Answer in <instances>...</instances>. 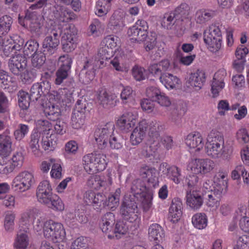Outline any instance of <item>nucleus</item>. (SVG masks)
<instances>
[{"mask_svg": "<svg viewBox=\"0 0 249 249\" xmlns=\"http://www.w3.org/2000/svg\"><path fill=\"white\" fill-rule=\"evenodd\" d=\"M140 176L145 179L147 186L144 181L137 179L133 182L131 192L134 197L142 199V205L143 210L148 211L152 207L153 194L150 190L158 186L159 181L157 177V172L155 169L148 166L142 168L140 171Z\"/></svg>", "mask_w": 249, "mask_h": 249, "instance_id": "1", "label": "nucleus"}, {"mask_svg": "<svg viewBox=\"0 0 249 249\" xmlns=\"http://www.w3.org/2000/svg\"><path fill=\"white\" fill-rule=\"evenodd\" d=\"M35 124L36 127L32 132L29 142L32 151L35 154H37L40 143L44 150H53L57 144V138L52 123L47 120H38Z\"/></svg>", "mask_w": 249, "mask_h": 249, "instance_id": "2", "label": "nucleus"}, {"mask_svg": "<svg viewBox=\"0 0 249 249\" xmlns=\"http://www.w3.org/2000/svg\"><path fill=\"white\" fill-rule=\"evenodd\" d=\"M205 149L207 156L213 159L229 160L232 152L231 145L225 143L223 136L216 130H212L209 133Z\"/></svg>", "mask_w": 249, "mask_h": 249, "instance_id": "3", "label": "nucleus"}, {"mask_svg": "<svg viewBox=\"0 0 249 249\" xmlns=\"http://www.w3.org/2000/svg\"><path fill=\"white\" fill-rule=\"evenodd\" d=\"M106 48H100L97 56L88 59L80 73V80L87 84L92 81L95 75V71L104 66V60L107 59Z\"/></svg>", "mask_w": 249, "mask_h": 249, "instance_id": "4", "label": "nucleus"}, {"mask_svg": "<svg viewBox=\"0 0 249 249\" xmlns=\"http://www.w3.org/2000/svg\"><path fill=\"white\" fill-rule=\"evenodd\" d=\"M82 162L86 171L93 174L105 170L107 164L106 155L100 152H94L83 156Z\"/></svg>", "mask_w": 249, "mask_h": 249, "instance_id": "5", "label": "nucleus"}, {"mask_svg": "<svg viewBox=\"0 0 249 249\" xmlns=\"http://www.w3.org/2000/svg\"><path fill=\"white\" fill-rule=\"evenodd\" d=\"M44 18L36 11L27 10L24 18L19 16L18 22L22 26L27 27L36 36H40L43 32Z\"/></svg>", "mask_w": 249, "mask_h": 249, "instance_id": "6", "label": "nucleus"}, {"mask_svg": "<svg viewBox=\"0 0 249 249\" xmlns=\"http://www.w3.org/2000/svg\"><path fill=\"white\" fill-rule=\"evenodd\" d=\"M123 218L132 223L135 229L138 228L141 223V217L136 203L132 199L125 196L120 209Z\"/></svg>", "mask_w": 249, "mask_h": 249, "instance_id": "7", "label": "nucleus"}, {"mask_svg": "<svg viewBox=\"0 0 249 249\" xmlns=\"http://www.w3.org/2000/svg\"><path fill=\"white\" fill-rule=\"evenodd\" d=\"M33 173L24 171L19 173L12 180L11 188L14 191L23 193L30 190L35 183Z\"/></svg>", "mask_w": 249, "mask_h": 249, "instance_id": "8", "label": "nucleus"}, {"mask_svg": "<svg viewBox=\"0 0 249 249\" xmlns=\"http://www.w3.org/2000/svg\"><path fill=\"white\" fill-rule=\"evenodd\" d=\"M44 237L53 242L63 241L66 236V232L63 225L59 222L49 220L44 224L43 229Z\"/></svg>", "mask_w": 249, "mask_h": 249, "instance_id": "9", "label": "nucleus"}, {"mask_svg": "<svg viewBox=\"0 0 249 249\" xmlns=\"http://www.w3.org/2000/svg\"><path fill=\"white\" fill-rule=\"evenodd\" d=\"M215 167L213 160L208 158L191 160L188 163L187 169L191 174L204 176L210 174Z\"/></svg>", "mask_w": 249, "mask_h": 249, "instance_id": "10", "label": "nucleus"}, {"mask_svg": "<svg viewBox=\"0 0 249 249\" xmlns=\"http://www.w3.org/2000/svg\"><path fill=\"white\" fill-rule=\"evenodd\" d=\"M162 129V126L157 122H152L150 124L148 142L144 148L146 156L152 155L158 149L161 140L160 133Z\"/></svg>", "mask_w": 249, "mask_h": 249, "instance_id": "11", "label": "nucleus"}, {"mask_svg": "<svg viewBox=\"0 0 249 249\" xmlns=\"http://www.w3.org/2000/svg\"><path fill=\"white\" fill-rule=\"evenodd\" d=\"M115 130L113 123H108L103 127L97 129L94 132V139L98 147L100 149H105L108 142Z\"/></svg>", "mask_w": 249, "mask_h": 249, "instance_id": "12", "label": "nucleus"}, {"mask_svg": "<svg viewBox=\"0 0 249 249\" xmlns=\"http://www.w3.org/2000/svg\"><path fill=\"white\" fill-rule=\"evenodd\" d=\"M61 43L65 52L74 50L77 44V30L74 25H69L63 31Z\"/></svg>", "mask_w": 249, "mask_h": 249, "instance_id": "13", "label": "nucleus"}, {"mask_svg": "<svg viewBox=\"0 0 249 249\" xmlns=\"http://www.w3.org/2000/svg\"><path fill=\"white\" fill-rule=\"evenodd\" d=\"M74 89L71 88L70 89L64 88L59 89L56 91H52L49 94V100L51 101H55L59 105L69 106L73 101L72 96Z\"/></svg>", "mask_w": 249, "mask_h": 249, "instance_id": "14", "label": "nucleus"}, {"mask_svg": "<svg viewBox=\"0 0 249 249\" xmlns=\"http://www.w3.org/2000/svg\"><path fill=\"white\" fill-rule=\"evenodd\" d=\"M138 114L137 111H130L123 114L117 120L116 125L124 133H128L137 123Z\"/></svg>", "mask_w": 249, "mask_h": 249, "instance_id": "15", "label": "nucleus"}, {"mask_svg": "<svg viewBox=\"0 0 249 249\" xmlns=\"http://www.w3.org/2000/svg\"><path fill=\"white\" fill-rule=\"evenodd\" d=\"M25 157L23 152L18 151L13 153L11 158L5 164H0V173L7 175L16 168H20L24 161Z\"/></svg>", "mask_w": 249, "mask_h": 249, "instance_id": "16", "label": "nucleus"}, {"mask_svg": "<svg viewBox=\"0 0 249 249\" xmlns=\"http://www.w3.org/2000/svg\"><path fill=\"white\" fill-rule=\"evenodd\" d=\"M148 26L145 21L138 20L135 24L129 28L128 35L137 42L143 41L147 36Z\"/></svg>", "mask_w": 249, "mask_h": 249, "instance_id": "17", "label": "nucleus"}, {"mask_svg": "<svg viewBox=\"0 0 249 249\" xmlns=\"http://www.w3.org/2000/svg\"><path fill=\"white\" fill-rule=\"evenodd\" d=\"M228 171L220 169L213 178V189L225 195L228 188Z\"/></svg>", "mask_w": 249, "mask_h": 249, "instance_id": "18", "label": "nucleus"}, {"mask_svg": "<svg viewBox=\"0 0 249 249\" xmlns=\"http://www.w3.org/2000/svg\"><path fill=\"white\" fill-rule=\"evenodd\" d=\"M112 182L111 175L108 173L106 176H91L87 181L88 186L93 189H105L111 185Z\"/></svg>", "mask_w": 249, "mask_h": 249, "instance_id": "19", "label": "nucleus"}, {"mask_svg": "<svg viewBox=\"0 0 249 249\" xmlns=\"http://www.w3.org/2000/svg\"><path fill=\"white\" fill-rule=\"evenodd\" d=\"M55 195L53 193L49 181L43 180L39 183L36 191V197L40 203L46 205Z\"/></svg>", "mask_w": 249, "mask_h": 249, "instance_id": "20", "label": "nucleus"}, {"mask_svg": "<svg viewBox=\"0 0 249 249\" xmlns=\"http://www.w3.org/2000/svg\"><path fill=\"white\" fill-rule=\"evenodd\" d=\"M148 124L145 120L140 121L132 130L130 137V142L133 145L140 144L145 138L147 131Z\"/></svg>", "mask_w": 249, "mask_h": 249, "instance_id": "21", "label": "nucleus"}, {"mask_svg": "<svg viewBox=\"0 0 249 249\" xmlns=\"http://www.w3.org/2000/svg\"><path fill=\"white\" fill-rule=\"evenodd\" d=\"M84 201L87 205H91L95 209L105 207L106 196L101 193L95 194L92 191L86 192L84 196Z\"/></svg>", "mask_w": 249, "mask_h": 249, "instance_id": "22", "label": "nucleus"}, {"mask_svg": "<svg viewBox=\"0 0 249 249\" xmlns=\"http://www.w3.org/2000/svg\"><path fill=\"white\" fill-rule=\"evenodd\" d=\"M226 75V71L221 69L218 71L214 75L211 84V92L213 97H216L225 87L224 78Z\"/></svg>", "mask_w": 249, "mask_h": 249, "instance_id": "23", "label": "nucleus"}, {"mask_svg": "<svg viewBox=\"0 0 249 249\" xmlns=\"http://www.w3.org/2000/svg\"><path fill=\"white\" fill-rule=\"evenodd\" d=\"M160 170L167 175L168 178L175 184L180 183L181 178V170L176 166H170L166 163H162L160 165Z\"/></svg>", "mask_w": 249, "mask_h": 249, "instance_id": "24", "label": "nucleus"}, {"mask_svg": "<svg viewBox=\"0 0 249 249\" xmlns=\"http://www.w3.org/2000/svg\"><path fill=\"white\" fill-rule=\"evenodd\" d=\"M26 65L25 58L20 54L12 57L8 61L10 71L17 75L20 74L26 69Z\"/></svg>", "mask_w": 249, "mask_h": 249, "instance_id": "25", "label": "nucleus"}, {"mask_svg": "<svg viewBox=\"0 0 249 249\" xmlns=\"http://www.w3.org/2000/svg\"><path fill=\"white\" fill-rule=\"evenodd\" d=\"M50 89V83L47 81L34 84L31 88L29 97L33 101H37L42 95L48 94Z\"/></svg>", "mask_w": 249, "mask_h": 249, "instance_id": "26", "label": "nucleus"}, {"mask_svg": "<svg viewBox=\"0 0 249 249\" xmlns=\"http://www.w3.org/2000/svg\"><path fill=\"white\" fill-rule=\"evenodd\" d=\"M186 145L193 151L198 152L202 150L204 145V141L199 133L189 134L185 139Z\"/></svg>", "mask_w": 249, "mask_h": 249, "instance_id": "27", "label": "nucleus"}, {"mask_svg": "<svg viewBox=\"0 0 249 249\" xmlns=\"http://www.w3.org/2000/svg\"><path fill=\"white\" fill-rule=\"evenodd\" d=\"M186 203L192 209L197 210L202 205L203 199L200 193L195 190L186 192Z\"/></svg>", "mask_w": 249, "mask_h": 249, "instance_id": "28", "label": "nucleus"}, {"mask_svg": "<svg viewBox=\"0 0 249 249\" xmlns=\"http://www.w3.org/2000/svg\"><path fill=\"white\" fill-rule=\"evenodd\" d=\"M224 194L213 189L209 191L204 197L205 204L212 210L216 209L220 204V201Z\"/></svg>", "mask_w": 249, "mask_h": 249, "instance_id": "29", "label": "nucleus"}, {"mask_svg": "<svg viewBox=\"0 0 249 249\" xmlns=\"http://www.w3.org/2000/svg\"><path fill=\"white\" fill-rule=\"evenodd\" d=\"M109 63L116 71L122 72H127L129 67L123 62V55L119 49L114 52V54L110 58Z\"/></svg>", "mask_w": 249, "mask_h": 249, "instance_id": "30", "label": "nucleus"}, {"mask_svg": "<svg viewBox=\"0 0 249 249\" xmlns=\"http://www.w3.org/2000/svg\"><path fill=\"white\" fill-rule=\"evenodd\" d=\"M182 209L181 200L178 198H174L172 200L169 213V219L172 222L175 223L180 220L182 214Z\"/></svg>", "mask_w": 249, "mask_h": 249, "instance_id": "31", "label": "nucleus"}, {"mask_svg": "<svg viewBox=\"0 0 249 249\" xmlns=\"http://www.w3.org/2000/svg\"><path fill=\"white\" fill-rule=\"evenodd\" d=\"M60 33L59 32L53 30L44 39L42 47L49 52H52L59 44Z\"/></svg>", "mask_w": 249, "mask_h": 249, "instance_id": "32", "label": "nucleus"}, {"mask_svg": "<svg viewBox=\"0 0 249 249\" xmlns=\"http://www.w3.org/2000/svg\"><path fill=\"white\" fill-rule=\"evenodd\" d=\"M160 80L168 89H177L181 84V80L179 78L169 73H163L160 76Z\"/></svg>", "mask_w": 249, "mask_h": 249, "instance_id": "33", "label": "nucleus"}, {"mask_svg": "<svg viewBox=\"0 0 249 249\" xmlns=\"http://www.w3.org/2000/svg\"><path fill=\"white\" fill-rule=\"evenodd\" d=\"M114 96L109 94L105 89H100L97 95V102L102 107L109 109L113 106V99Z\"/></svg>", "mask_w": 249, "mask_h": 249, "instance_id": "34", "label": "nucleus"}, {"mask_svg": "<svg viewBox=\"0 0 249 249\" xmlns=\"http://www.w3.org/2000/svg\"><path fill=\"white\" fill-rule=\"evenodd\" d=\"M54 11V17L61 22H68L74 19L75 15L71 10L65 6H57Z\"/></svg>", "mask_w": 249, "mask_h": 249, "instance_id": "35", "label": "nucleus"}, {"mask_svg": "<svg viewBox=\"0 0 249 249\" xmlns=\"http://www.w3.org/2000/svg\"><path fill=\"white\" fill-rule=\"evenodd\" d=\"M205 73L202 70H198L192 73L188 80L191 87L195 88L196 90L200 89L205 81Z\"/></svg>", "mask_w": 249, "mask_h": 249, "instance_id": "36", "label": "nucleus"}, {"mask_svg": "<svg viewBox=\"0 0 249 249\" xmlns=\"http://www.w3.org/2000/svg\"><path fill=\"white\" fill-rule=\"evenodd\" d=\"M115 221V215L112 213H107L103 215L100 222V227L102 231L106 233L111 232Z\"/></svg>", "mask_w": 249, "mask_h": 249, "instance_id": "37", "label": "nucleus"}, {"mask_svg": "<svg viewBox=\"0 0 249 249\" xmlns=\"http://www.w3.org/2000/svg\"><path fill=\"white\" fill-rule=\"evenodd\" d=\"M38 214V210L34 208L29 209L23 212L19 219L20 225L28 227L33 223V220Z\"/></svg>", "mask_w": 249, "mask_h": 249, "instance_id": "38", "label": "nucleus"}, {"mask_svg": "<svg viewBox=\"0 0 249 249\" xmlns=\"http://www.w3.org/2000/svg\"><path fill=\"white\" fill-rule=\"evenodd\" d=\"M16 216L17 214L15 211L7 210L5 212L3 218V227L6 231L12 232L14 231Z\"/></svg>", "mask_w": 249, "mask_h": 249, "instance_id": "39", "label": "nucleus"}, {"mask_svg": "<svg viewBox=\"0 0 249 249\" xmlns=\"http://www.w3.org/2000/svg\"><path fill=\"white\" fill-rule=\"evenodd\" d=\"M12 141L10 136L5 134H1L0 139V156L7 157L12 151Z\"/></svg>", "mask_w": 249, "mask_h": 249, "instance_id": "40", "label": "nucleus"}, {"mask_svg": "<svg viewBox=\"0 0 249 249\" xmlns=\"http://www.w3.org/2000/svg\"><path fill=\"white\" fill-rule=\"evenodd\" d=\"M222 24L216 23L209 25L204 31V38L222 37V30L223 29Z\"/></svg>", "mask_w": 249, "mask_h": 249, "instance_id": "41", "label": "nucleus"}, {"mask_svg": "<svg viewBox=\"0 0 249 249\" xmlns=\"http://www.w3.org/2000/svg\"><path fill=\"white\" fill-rule=\"evenodd\" d=\"M214 16L213 12L206 9H200L195 14V20L197 24L204 25L209 22Z\"/></svg>", "mask_w": 249, "mask_h": 249, "instance_id": "42", "label": "nucleus"}, {"mask_svg": "<svg viewBox=\"0 0 249 249\" xmlns=\"http://www.w3.org/2000/svg\"><path fill=\"white\" fill-rule=\"evenodd\" d=\"M207 216L204 213H197L193 215L192 223L193 226L198 230L205 229L208 225Z\"/></svg>", "mask_w": 249, "mask_h": 249, "instance_id": "43", "label": "nucleus"}, {"mask_svg": "<svg viewBox=\"0 0 249 249\" xmlns=\"http://www.w3.org/2000/svg\"><path fill=\"white\" fill-rule=\"evenodd\" d=\"M149 238L151 240L160 241L164 236L163 230L158 224H153L148 229Z\"/></svg>", "mask_w": 249, "mask_h": 249, "instance_id": "44", "label": "nucleus"}, {"mask_svg": "<svg viewBox=\"0 0 249 249\" xmlns=\"http://www.w3.org/2000/svg\"><path fill=\"white\" fill-rule=\"evenodd\" d=\"M86 116L84 113L72 112L71 122L72 127L75 129L82 128L85 124Z\"/></svg>", "mask_w": 249, "mask_h": 249, "instance_id": "45", "label": "nucleus"}, {"mask_svg": "<svg viewBox=\"0 0 249 249\" xmlns=\"http://www.w3.org/2000/svg\"><path fill=\"white\" fill-rule=\"evenodd\" d=\"M29 243V238L25 231H19L14 242L16 249H27Z\"/></svg>", "mask_w": 249, "mask_h": 249, "instance_id": "46", "label": "nucleus"}, {"mask_svg": "<svg viewBox=\"0 0 249 249\" xmlns=\"http://www.w3.org/2000/svg\"><path fill=\"white\" fill-rule=\"evenodd\" d=\"M121 189L118 188L114 194L108 196L107 199L105 200V207L107 206L110 210H114L119 204Z\"/></svg>", "mask_w": 249, "mask_h": 249, "instance_id": "47", "label": "nucleus"}, {"mask_svg": "<svg viewBox=\"0 0 249 249\" xmlns=\"http://www.w3.org/2000/svg\"><path fill=\"white\" fill-rule=\"evenodd\" d=\"M112 0H99L96 5L95 14L98 17L106 15L110 9Z\"/></svg>", "mask_w": 249, "mask_h": 249, "instance_id": "48", "label": "nucleus"}, {"mask_svg": "<svg viewBox=\"0 0 249 249\" xmlns=\"http://www.w3.org/2000/svg\"><path fill=\"white\" fill-rule=\"evenodd\" d=\"M204 41L207 48L213 53H216L221 47L222 38H204Z\"/></svg>", "mask_w": 249, "mask_h": 249, "instance_id": "49", "label": "nucleus"}, {"mask_svg": "<svg viewBox=\"0 0 249 249\" xmlns=\"http://www.w3.org/2000/svg\"><path fill=\"white\" fill-rule=\"evenodd\" d=\"M204 41L207 48L213 53H216L221 47L222 38H204Z\"/></svg>", "mask_w": 249, "mask_h": 249, "instance_id": "50", "label": "nucleus"}, {"mask_svg": "<svg viewBox=\"0 0 249 249\" xmlns=\"http://www.w3.org/2000/svg\"><path fill=\"white\" fill-rule=\"evenodd\" d=\"M48 102L46 104L44 107V112L47 116H55L57 117L59 115L60 109L59 104L55 101H51L49 97H48Z\"/></svg>", "mask_w": 249, "mask_h": 249, "instance_id": "51", "label": "nucleus"}, {"mask_svg": "<svg viewBox=\"0 0 249 249\" xmlns=\"http://www.w3.org/2000/svg\"><path fill=\"white\" fill-rule=\"evenodd\" d=\"M53 162L50 172L51 178L55 179H60L62 178V162L59 159L52 160Z\"/></svg>", "mask_w": 249, "mask_h": 249, "instance_id": "52", "label": "nucleus"}, {"mask_svg": "<svg viewBox=\"0 0 249 249\" xmlns=\"http://www.w3.org/2000/svg\"><path fill=\"white\" fill-rule=\"evenodd\" d=\"M31 56V63L33 67L40 69L45 64L46 56L43 53L38 51L34 53Z\"/></svg>", "mask_w": 249, "mask_h": 249, "instance_id": "53", "label": "nucleus"}, {"mask_svg": "<svg viewBox=\"0 0 249 249\" xmlns=\"http://www.w3.org/2000/svg\"><path fill=\"white\" fill-rule=\"evenodd\" d=\"M12 22L10 16L5 15L0 18V35H5L10 31Z\"/></svg>", "mask_w": 249, "mask_h": 249, "instance_id": "54", "label": "nucleus"}, {"mask_svg": "<svg viewBox=\"0 0 249 249\" xmlns=\"http://www.w3.org/2000/svg\"><path fill=\"white\" fill-rule=\"evenodd\" d=\"M175 22V14L174 13H165L161 19V25L164 29L171 30Z\"/></svg>", "mask_w": 249, "mask_h": 249, "instance_id": "55", "label": "nucleus"}, {"mask_svg": "<svg viewBox=\"0 0 249 249\" xmlns=\"http://www.w3.org/2000/svg\"><path fill=\"white\" fill-rule=\"evenodd\" d=\"M49 208L56 211H62L64 210V204L59 197L55 195L53 196L50 202L46 204Z\"/></svg>", "mask_w": 249, "mask_h": 249, "instance_id": "56", "label": "nucleus"}, {"mask_svg": "<svg viewBox=\"0 0 249 249\" xmlns=\"http://www.w3.org/2000/svg\"><path fill=\"white\" fill-rule=\"evenodd\" d=\"M128 230V227L124 223L123 221H118L115 225V227L112 229V232L115 236L117 238H120L121 236L125 234Z\"/></svg>", "mask_w": 249, "mask_h": 249, "instance_id": "57", "label": "nucleus"}, {"mask_svg": "<svg viewBox=\"0 0 249 249\" xmlns=\"http://www.w3.org/2000/svg\"><path fill=\"white\" fill-rule=\"evenodd\" d=\"M38 43L33 40L28 41L24 45L23 49V53L24 55L29 57L30 55H33V53L37 52L38 48Z\"/></svg>", "mask_w": 249, "mask_h": 249, "instance_id": "58", "label": "nucleus"}, {"mask_svg": "<svg viewBox=\"0 0 249 249\" xmlns=\"http://www.w3.org/2000/svg\"><path fill=\"white\" fill-rule=\"evenodd\" d=\"M18 105L23 110H26L29 107L30 100H31L28 93L24 91H20L18 94Z\"/></svg>", "mask_w": 249, "mask_h": 249, "instance_id": "59", "label": "nucleus"}, {"mask_svg": "<svg viewBox=\"0 0 249 249\" xmlns=\"http://www.w3.org/2000/svg\"><path fill=\"white\" fill-rule=\"evenodd\" d=\"M109 25L112 30H120L124 26L123 18L114 14L110 18Z\"/></svg>", "mask_w": 249, "mask_h": 249, "instance_id": "60", "label": "nucleus"}, {"mask_svg": "<svg viewBox=\"0 0 249 249\" xmlns=\"http://www.w3.org/2000/svg\"><path fill=\"white\" fill-rule=\"evenodd\" d=\"M28 126L20 124L14 132V137L17 140L20 141L28 134Z\"/></svg>", "mask_w": 249, "mask_h": 249, "instance_id": "61", "label": "nucleus"}, {"mask_svg": "<svg viewBox=\"0 0 249 249\" xmlns=\"http://www.w3.org/2000/svg\"><path fill=\"white\" fill-rule=\"evenodd\" d=\"M132 75L137 81H142L146 78L145 70L142 67L136 65L132 69Z\"/></svg>", "mask_w": 249, "mask_h": 249, "instance_id": "62", "label": "nucleus"}, {"mask_svg": "<svg viewBox=\"0 0 249 249\" xmlns=\"http://www.w3.org/2000/svg\"><path fill=\"white\" fill-rule=\"evenodd\" d=\"M108 144L111 148L115 149H119L123 145L122 139L114 131L108 142Z\"/></svg>", "mask_w": 249, "mask_h": 249, "instance_id": "63", "label": "nucleus"}, {"mask_svg": "<svg viewBox=\"0 0 249 249\" xmlns=\"http://www.w3.org/2000/svg\"><path fill=\"white\" fill-rule=\"evenodd\" d=\"M71 249H89L87 239L84 237H79L71 244Z\"/></svg>", "mask_w": 249, "mask_h": 249, "instance_id": "64", "label": "nucleus"}]
</instances>
